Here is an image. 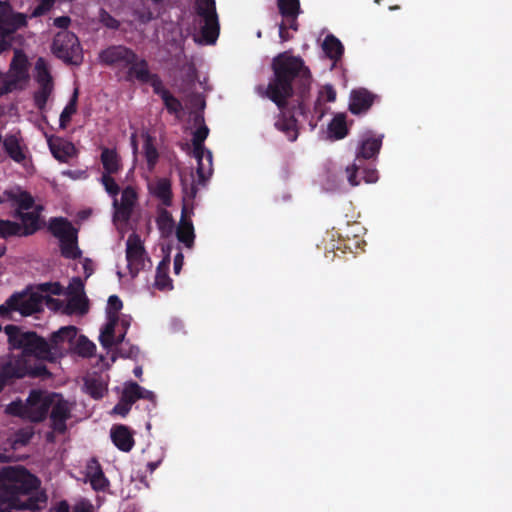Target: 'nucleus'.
Returning <instances> with one entry per match:
<instances>
[{
  "mask_svg": "<svg viewBox=\"0 0 512 512\" xmlns=\"http://www.w3.org/2000/svg\"><path fill=\"white\" fill-rule=\"evenodd\" d=\"M65 310L67 314H86L89 310L88 299L84 294H74L69 298Z\"/></svg>",
  "mask_w": 512,
  "mask_h": 512,
  "instance_id": "nucleus-32",
  "label": "nucleus"
},
{
  "mask_svg": "<svg viewBox=\"0 0 512 512\" xmlns=\"http://www.w3.org/2000/svg\"><path fill=\"white\" fill-rule=\"evenodd\" d=\"M29 78L27 59L23 54L15 53L9 73L3 76L4 91H14L26 82Z\"/></svg>",
  "mask_w": 512,
  "mask_h": 512,
  "instance_id": "nucleus-13",
  "label": "nucleus"
},
{
  "mask_svg": "<svg viewBox=\"0 0 512 512\" xmlns=\"http://www.w3.org/2000/svg\"><path fill=\"white\" fill-rule=\"evenodd\" d=\"M122 396L132 405L139 399L148 400L154 406L156 405V395L154 392L145 389L134 381L125 383Z\"/></svg>",
  "mask_w": 512,
  "mask_h": 512,
  "instance_id": "nucleus-24",
  "label": "nucleus"
},
{
  "mask_svg": "<svg viewBox=\"0 0 512 512\" xmlns=\"http://www.w3.org/2000/svg\"><path fill=\"white\" fill-rule=\"evenodd\" d=\"M123 303L121 299L117 295H111L108 298V305H107V317L110 319L111 315H117L118 312L122 309Z\"/></svg>",
  "mask_w": 512,
  "mask_h": 512,
  "instance_id": "nucleus-47",
  "label": "nucleus"
},
{
  "mask_svg": "<svg viewBox=\"0 0 512 512\" xmlns=\"http://www.w3.org/2000/svg\"><path fill=\"white\" fill-rule=\"evenodd\" d=\"M38 486V478L26 468L3 467L0 470V506L11 510H39L40 499L32 494Z\"/></svg>",
  "mask_w": 512,
  "mask_h": 512,
  "instance_id": "nucleus-2",
  "label": "nucleus"
},
{
  "mask_svg": "<svg viewBox=\"0 0 512 512\" xmlns=\"http://www.w3.org/2000/svg\"><path fill=\"white\" fill-rule=\"evenodd\" d=\"M47 143L53 157L61 163H67L77 155L75 145L62 137L50 136Z\"/></svg>",
  "mask_w": 512,
  "mask_h": 512,
  "instance_id": "nucleus-18",
  "label": "nucleus"
},
{
  "mask_svg": "<svg viewBox=\"0 0 512 512\" xmlns=\"http://www.w3.org/2000/svg\"><path fill=\"white\" fill-rule=\"evenodd\" d=\"M39 289L42 292H49L54 295H58L61 293V286L59 283H42L39 285Z\"/></svg>",
  "mask_w": 512,
  "mask_h": 512,
  "instance_id": "nucleus-52",
  "label": "nucleus"
},
{
  "mask_svg": "<svg viewBox=\"0 0 512 512\" xmlns=\"http://www.w3.org/2000/svg\"><path fill=\"white\" fill-rule=\"evenodd\" d=\"M69 289L71 290L72 295L84 294V292H83L84 285H83L81 278H79V277L73 278V281L69 286Z\"/></svg>",
  "mask_w": 512,
  "mask_h": 512,
  "instance_id": "nucleus-54",
  "label": "nucleus"
},
{
  "mask_svg": "<svg viewBox=\"0 0 512 512\" xmlns=\"http://www.w3.org/2000/svg\"><path fill=\"white\" fill-rule=\"evenodd\" d=\"M51 400H54V397L50 396V394L33 389L25 401L18 398L9 403L5 408V412L24 421L41 423L47 418L51 407Z\"/></svg>",
  "mask_w": 512,
  "mask_h": 512,
  "instance_id": "nucleus-6",
  "label": "nucleus"
},
{
  "mask_svg": "<svg viewBox=\"0 0 512 512\" xmlns=\"http://www.w3.org/2000/svg\"><path fill=\"white\" fill-rule=\"evenodd\" d=\"M154 194L157 198H159L162 201L164 205H171L172 191L170 181L165 178L160 179L156 183Z\"/></svg>",
  "mask_w": 512,
  "mask_h": 512,
  "instance_id": "nucleus-37",
  "label": "nucleus"
},
{
  "mask_svg": "<svg viewBox=\"0 0 512 512\" xmlns=\"http://www.w3.org/2000/svg\"><path fill=\"white\" fill-rule=\"evenodd\" d=\"M280 113L278 119L275 122V127L283 132L289 141H295L298 138L297 119L296 114H299V109L293 107V111H287V106L284 109H279Z\"/></svg>",
  "mask_w": 512,
  "mask_h": 512,
  "instance_id": "nucleus-20",
  "label": "nucleus"
},
{
  "mask_svg": "<svg viewBox=\"0 0 512 512\" xmlns=\"http://www.w3.org/2000/svg\"><path fill=\"white\" fill-rule=\"evenodd\" d=\"M55 512H70V507L67 501H60L55 507Z\"/></svg>",
  "mask_w": 512,
  "mask_h": 512,
  "instance_id": "nucleus-61",
  "label": "nucleus"
},
{
  "mask_svg": "<svg viewBox=\"0 0 512 512\" xmlns=\"http://www.w3.org/2000/svg\"><path fill=\"white\" fill-rule=\"evenodd\" d=\"M53 55L66 64L80 65L83 52L78 37L71 31H59L52 42Z\"/></svg>",
  "mask_w": 512,
  "mask_h": 512,
  "instance_id": "nucleus-9",
  "label": "nucleus"
},
{
  "mask_svg": "<svg viewBox=\"0 0 512 512\" xmlns=\"http://www.w3.org/2000/svg\"><path fill=\"white\" fill-rule=\"evenodd\" d=\"M100 22L109 29L117 30L120 27V22L104 9L100 12Z\"/></svg>",
  "mask_w": 512,
  "mask_h": 512,
  "instance_id": "nucleus-48",
  "label": "nucleus"
},
{
  "mask_svg": "<svg viewBox=\"0 0 512 512\" xmlns=\"http://www.w3.org/2000/svg\"><path fill=\"white\" fill-rule=\"evenodd\" d=\"M382 140L383 135L378 137L367 135L360 141L354 162L346 168L347 179L350 185L357 186L360 184L358 171L362 168V162L377 157L382 147Z\"/></svg>",
  "mask_w": 512,
  "mask_h": 512,
  "instance_id": "nucleus-10",
  "label": "nucleus"
},
{
  "mask_svg": "<svg viewBox=\"0 0 512 512\" xmlns=\"http://www.w3.org/2000/svg\"><path fill=\"white\" fill-rule=\"evenodd\" d=\"M78 104V89L76 88L70 97L67 105L64 107L60 114L59 126L65 129L71 121L72 116L77 112Z\"/></svg>",
  "mask_w": 512,
  "mask_h": 512,
  "instance_id": "nucleus-31",
  "label": "nucleus"
},
{
  "mask_svg": "<svg viewBox=\"0 0 512 512\" xmlns=\"http://www.w3.org/2000/svg\"><path fill=\"white\" fill-rule=\"evenodd\" d=\"M277 6L282 17L302 12L300 0H277Z\"/></svg>",
  "mask_w": 512,
  "mask_h": 512,
  "instance_id": "nucleus-40",
  "label": "nucleus"
},
{
  "mask_svg": "<svg viewBox=\"0 0 512 512\" xmlns=\"http://www.w3.org/2000/svg\"><path fill=\"white\" fill-rule=\"evenodd\" d=\"M24 237L21 224L11 220H0V237Z\"/></svg>",
  "mask_w": 512,
  "mask_h": 512,
  "instance_id": "nucleus-39",
  "label": "nucleus"
},
{
  "mask_svg": "<svg viewBox=\"0 0 512 512\" xmlns=\"http://www.w3.org/2000/svg\"><path fill=\"white\" fill-rule=\"evenodd\" d=\"M42 206H37L34 211H20L15 210L14 217L21 220V228L23 236H31L41 228L40 213Z\"/></svg>",
  "mask_w": 512,
  "mask_h": 512,
  "instance_id": "nucleus-22",
  "label": "nucleus"
},
{
  "mask_svg": "<svg viewBox=\"0 0 512 512\" xmlns=\"http://www.w3.org/2000/svg\"><path fill=\"white\" fill-rule=\"evenodd\" d=\"M156 223L161 235L163 237H169L174 229L175 223L173 217L169 211L162 209L156 218Z\"/></svg>",
  "mask_w": 512,
  "mask_h": 512,
  "instance_id": "nucleus-35",
  "label": "nucleus"
},
{
  "mask_svg": "<svg viewBox=\"0 0 512 512\" xmlns=\"http://www.w3.org/2000/svg\"><path fill=\"white\" fill-rule=\"evenodd\" d=\"M195 9L197 15L204 21L201 35L205 43L214 44L220 33L215 0H195Z\"/></svg>",
  "mask_w": 512,
  "mask_h": 512,
  "instance_id": "nucleus-11",
  "label": "nucleus"
},
{
  "mask_svg": "<svg viewBox=\"0 0 512 512\" xmlns=\"http://www.w3.org/2000/svg\"><path fill=\"white\" fill-rule=\"evenodd\" d=\"M11 311H14L8 304L7 301L5 304L0 305V315L7 316Z\"/></svg>",
  "mask_w": 512,
  "mask_h": 512,
  "instance_id": "nucleus-63",
  "label": "nucleus"
},
{
  "mask_svg": "<svg viewBox=\"0 0 512 512\" xmlns=\"http://www.w3.org/2000/svg\"><path fill=\"white\" fill-rule=\"evenodd\" d=\"M118 321L119 317L117 315H111L110 319H108L107 323L101 329L99 342L103 348L110 349L113 346L119 345L117 337H115V327Z\"/></svg>",
  "mask_w": 512,
  "mask_h": 512,
  "instance_id": "nucleus-28",
  "label": "nucleus"
},
{
  "mask_svg": "<svg viewBox=\"0 0 512 512\" xmlns=\"http://www.w3.org/2000/svg\"><path fill=\"white\" fill-rule=\"evenodd\" d=\"M127 344H124L119 349V354L122 358H130L135 359L139 355V348L134 345H129V347H126Z\"/></svg>",
  "mask_w": 512,
  "mask_h": 512,
  "instance_id": "nucleus-49",
  "label": "nucleus"
},
{
  "mask_svg": "<svg viewBox=\"0 0 512 512\" xmlns=\"http://www.w3.org/2000/svg\"><path fill=\"white\" fill-rule=\"evenodd\" d=\"M76 350L77 353L82 357H91L96 350V346L85 336L81 335L77 340Z\"/></svg>",
  "mask_w": 512,
  "mask_h": 512,
  "instance_id": "nucleus-42",
  "label": "nucleus"
},
{
  "mask_svg": "<svg viewBox=\"0 0 512 512\" xmlns=\"http://www.w3.org/2000/svg\"><path fill=\"white\" fill-rule=\"evenodd\" d=\"M54 397L50 407V428L57 434H64L67 431V420L71 418V407L59 394H50Z\"/></svg>",
  "mask_w": 512,
  "mask_h": 512,
  "instance_id": "nucleus-12",
  "label": "nucleus"
},
{
  "mask_svg": "<svg viewBox=\"0 0 512 512\" xmlns=\"http://www.w3.org/2000/svg\"><path fill=\"white\" fill-rule=\"evenodd\" d=\"M148 84L153 88V92L160 96L163 100L164 106L170 114L178 116L183 110L181 101L170 93L169 90L164 88L163 82L158 74H155Z\"/></svg>",
  "mask_w": 512,
  "mask_h": 512,
  "instance_id": "nucleus-17",
  "label": "nucleus"
},
{
  "mask_svg": "<svg viewBox=\"0 0 512 512\" xmlns=\"http://www.w3.org/2000/svg\"><path fill=\"white\" fill-rule=\"evenodd\" d=\"M137 198V193L133 187H125L122 190L120 202L117 197L113 199L114 220L123 223L128 222L131 218Z\"/></svg>",
  "mask_w": 512,
  "mask_h": 512,
  "instance_id": "nucleus-15",
  "label": "nucleus"
},
{
  "mask_svg": "<svg viewBox=\"0 0 512 512\" xmlns=\"http://www.w3.org/2000/svg\"><path fill=\"white\" fill-rule=\"evenodd\" d=\"M131 407H132V404L128 403V401L121 395V399H120L119 403H117L114 406L113 412L115 414L125 417L131 410Z\"/></svg>",
  "mask_w": 512,
  "mask_h": 512,
  "instance_id": "nucleus-50",
  "label": "nucleus"
},
{
  "mask_svg": "<svg viewBox=\"0 0 512 512\" xmlns=\"http://www.w3.org/2000/svg\"><path fill=\"white\" fill-rule=\"evenodd\" d=\"M170 256H165L156 268L154 286L160 291H170L173 289V281L169 277Z\"/></svg>",
  "mask_w": 512,
  "mask_h": 512,
  "instance_id": "nucleus-27",
  "label": "nucleus"
},
{
  "mask_svg": "<svg viewBox=\"0 0 512 512\" xmlns=\"http://www.w3.org/2000/svg\"><path fill=\"white\" fill-rule=\"evenodd\" d=\"M7 304L14 310L24 316L31 315L40 310L41 297L36 293L27 294L24 292L13 293L8 299Z\"/></svg>",
  "mask_w": 512,
  "mask_h": 512,
  "instance_id": "nucleus-16",
  "label": "nucleus"
},
{
  "mask_svg": "<svg viewBox=\"0 0 512 512\" xmlns=\"http://www.w3.org/2000/svg\"><path fill=\"white\" fill-rule=\"evenodd\" d=\"M70 23L71 19L68 16H60L54 19V25L58 28H61L62 31L67 30Z\"/></svg>",
  "mask_w": 512,
  "mask_h": 512,
  "instance_id": "nucleus-55",
  "label": "nucleus"
},
{
  "mask_svg": "<svg viewBox=\"0 0 512 512\" xmlns=\"http://www.w3.org/2000/svg\"><path fill=\"white\" fill-rule=\"evenodd\" d=\"M363 179L366 183H375L378 180V172L370 164L362 162V168L358 171V180Z\"/></svg>",
  "mask_w": 512,
  "mask_h": 512,
  "instance_id": "nucleus-46",
  "label": "nucleus"
},
{
  "mask_svg": "<svg viewBox=\"0 0 512 512\" xmlns=\"http://www.w3.org/2000/svg\"><path fill=\"white\" fill-rule=\"evenodd\" d=\"M323 94L327 102H334L336 100V91L332 85H325Z\"/></svg>",
  "mask_w": 512,
  "mask_h": 512,
  "instance_id": "nucleus-57",
  "label": "nucleus"
},
{
  "mask_svg": "<svg viewBox=\"0 0 512 512\" xmlns=\"http://www.w3.org/2000/svg\"><path fill=\"white\" fill-rule=\"evenodd\" d=\"M8 338L9 350H20L17 353L30 363L54 362L51 345L35 331H25L22 327L10 324L4 327Z\"/></svg>",
  "mask_w": 512,
  "mask_h": 512,
  "instance_id": "nucleus-4",
  "label": "nucleus"
},
{
  "mask_svg": "<svg viewBox=\"0 0 512 512\" xmlns=\"http://www.w3.org/2000/svg\"><path fill=\"white\" fill-rule=\"evenodd\" d=\"M51 376V372L44 363L27 362L22 356L12 352L0 357L1 391L27 377L49 379Z\"/></svg>",
  "mask_w": 512,
  "mask_h": 512,
  "instance_id": "nucleus-5",
  "label": "nucleus"
},
{
  "mask_svg": "<svg viewBox=\"0 0 512 512\" xmlns=\"http://www.w3.org/2000/svg\"><path fill=\"white\" fill-rule=\"evenodd\" d=\"M113 444L123 452H130L134 446V438L131 430L125 425H114L111 429Z\"/></svg>",
  "mask_w": 512,
  "mask_h": 512,
  "instance_id": "nucleus-25",
  "label": "nucleus"
},
{
  "mask_svg": "<svg viewBox=\"0 0 512 512\" xmlns=\"http://www.w3.org/2000/svg\"><path fill=\"white\" fill-rule=\"evenodd\" d=\"M194 122L199 127L193 132V156L197 160L196 173L199 183L204 184L212 173V153L204 146V142L209 135V128L205 125L202 114H197L194 117Z\"/></svg>",
  "mask_w": 512,
  "mask_h": 512,
  "instance_id": "nucleus-8",
  "label": "nucleus"
},
{
  "mask_svg": "<svg viewBox=\"0 0 512 512\" xmlns=\"http://www.w3.org/2000/svg\"><path fill=\"white\" fill-rule=\"evenodd\" d=\"M376 98L377 95L366 88L353 89L350 93L349 111L354 115L364 114L371 108Z\"/></svg>",
  "mask_w": 512,
  "mask_h": 512,
  "instance_id": "nucleus-19",
  "label": "nucleus"
},
{
  "mask_svg": "<svg viewBox=\"0 0 512 512\" xmlns=\"http://www.w3.org/2000/svg\"><path fill=\"white\" fill-rule=\"evenodd\" d=\"M278 29H279V38L282 43L290 41L293 38V35L288 32L289 29L286 28L285 21H281L279 23Z\"/></svg>",
  "mask_w": 512,
  "mask_h": 512,
  "instance_id": "nucleus-53",
  "label": "nucleus"
},
{
  "mask_svg": "<svg viewBox=\"0 0 512 512\" xmlns=\"http://www.w3.org/2000/svg\"><path fill=\"white\" fill-rule=\"evenodd\" d=\"M145 249L139 235L131 234L126 242V259L132 275L144 268Z\"/></svg>",
  "mask_w": 512,
  "mask_h": 512,
  "instance_id": "nucleus-14",
  "label": "nucleus"
},
{
  "mask_svg": "<svg viewBox=\"0 0 512 512\" xmlns=\"http://www.w3.org/2000/svg\"><path fill=\"white\" fill-rule=\"evenodd\" d=\"M49 10L46 9L45 6H42V4H38V6L35 8L34 12H33V15L34 16H41L45 13H47Z\"/></svg>",
  "mask_w": 512,
  "mask_h": 512,
  "instance_id": "nucleus-64",
  "label": "nucleus"
},
{
  "mask_svg": "<svg viewBox=\"0 0 512 512\" xmlns=\"http://www.w3.org/2000/svg\"><path fill=\"white\" fill-rule=\"evenodd\" d=\"M271 69L273 76L268 85L257 86V93L270 99L278 109L288 106V99L296 93L299 113L306 115L305 101L309 97L312 74L304 60L292 55L291 50L284 51L272 59Z\"/></svg>",
  "mask_w": 512,
  "mask_h": 512,
  "instance_id": "nucleus-1",
  "label": "nucleus"
},
{
  "mask_svg": "<svg viewBox=\"0 0 512 512\" xmlns=\"http://www.w3.org/2000/svg\"><path fill=\"white\" fill-rule=\"evenodd\" d=\"M87 393L94 399H100L104 396L106 388L96 379H89L85 383Z\"/></svg>",
  "mask_w": 512,
  "mask_h": 512,
  "instance_id": "nucleus-43",
  "label": "nucleus"
},
{
  "mask_svg": "<svg viewBox=\"0 0 512 512\" xmlns=\"http://www.w3.org/2000/svg\"><path fill=\"white\" fill-rule=\"evenodd\" d=\"M8 199L17 204V209L20 211H28L33 208L35 201L32 195L27 191H21L19 193L7 192Z\"/></svg>",
  "mask_w": 512,
  "mask_h": 512,
  "instance_id": "nucleus-34",
  "label": "nucleus"
},
{
  "mask_svg": "<svg viewBox=\"0 0 512 512\" xmlns=\"http://www.w3.org/2000/svg\"><path fill=\"white\" fill-rule=\"evenodd\" d=\"M35 68L37 71L36 80L40 87H53L52 76L42 58L37 60Z\"/></svg>",
  "mask_w": 512,
  "mask_h": 512,
  "instance_id": "nucleus-38",
  "label": "nucleus"
},
{
  "mask_svg": "<svg viewBox=\"0 0 512 512\" xmlns=\"http://www.w3.org/2000/svg\"><path fill=\"white\" fill-rule=\"evenodd\" d=\"M184 256L178 252L174 257V273L179 274L183 266Z\"/></svg>",
  "mask_w": 512,
  "mask_h": 512,
  "instance_id": "nucleus-59",
  "label": "nucleus"
},
{
  "mask_svg": "<svg viewBox=\"0 0 512 512\" xmlns=\"http://www.w3.org/2000/svg\"><path fill=\"white\" fill-rule=\"evenodd\" d=\"M53 87H40L34 93V102L36 107L39 110H44L47 104V101L52 93Z\"/></svg>",
  "mask_w": 512,
  "mask_h": 512,
  "instance_id": "nucleus-45",
  "label": "nucleus"
},
{
  "mask_svg": "<svg viewBox=\"0 0 512 512\" xmlns=\"http://www.w3.org/2000/svg\"><path fill=\"white\" fill-rule=\"evenodd\" d=\"M322 49L325 55L334 62L339 61L344 54L343 44L333 34H329L325 37L322 43Z\"/></svg>",
  "mask_w": 512,
  "mask_h": 512,
  "instance_id": "nucleus-30",
  "label": "nucleus"
},
{
  "mask_svg": "<svg viewBox=\"0 0 512 512\" xmlns=\"http://www.w3.org/2000/svg\"><path fill=\"white\" fill-rule=\"evenodd\" d=\"M77 336V328L75 326H64L59 330L53 332L49 338V345H51V353L54 357V362L61 354V349L65 342L72 343Z\"/></svg>",
  "mask_w": 512,
  "mask_h": 512,
  "instance_id": "nucleus-21",
  "label": "nucleus"
},
{
  "mask_svg": "<svg viewBox=\"0 0 512 512\" xmlns=\"http://www.w3.org/2000/svg\"><path fill=\"white\" fill-rule=\"evenodd\" d=\"M143 150L148 169L153 170L158 161L159 153L154 145V138L148 133L144 135Z\"/></svg>",
  "mask_w": 512,
  "mask_h": 512,
  "instance_id": "nucleus-33",
  "label": "nucleus"
},
{
  "mask_svg": "<svg viewBox=\"0 0 512 512\" xmlns=\"http://www.w3.org/2000/svg\"><path fill=\"white\" fill-rule=\"evenodd\" d=\"M177 240L187 248H192L195 240V232L192 221L188 218L187 208L184 206L181 212V218L176 228Z\"/></svg>",
  "mask_w": 512,
  "mask_h": 512,
  "instance_id": "nucleus-23",
  "label": "nucleus"
},
{
  "mask_svg": "<svg viewBox=\"0 0 512 512\" xmlns=\"http://www.w3.org/2000/svg\"><path fill=\"white\" fill-rule=\"evenodd\" d=\"M137 18L141 23L146 24V23L150 22L151 20H153L155 18V16L152 13V11L147 10V11L137 13Z\"/></svg>",
  "mask_w": 512,
  "mask_h": 512,
  "instance_id": "nucleus-58",
  "label": "nucleus"
},
{
  "mask_svg": "<svg viewBox=\"0 0 512 512\" xmlns=\"http://www.w3.org/2000/svg\"><path fill=\"white\" fill-rule=\"evenodd\" d=\"M83 269H84V273H85V276L86 278H88L89 276L92 275L93 273V269L91 267V260L90 259H85L84 263H83Z\"/></svg>",
  "mask_w": 512,
  "mask_h": 512,
  "instance_id": "nucleus-62",
  "label": "nucleus"
},
{
  "mask_svg": "<svg viewBox=\"0 0 512 512\" xmlns=\"http://www.w3.org/2000/svg\"><path fill=\"white\" fill-rule=\"evenodd\" d=\"M301 13H294L293 15H287V16H283V20L282 21H285L286 22V28L287 29H291L293 31H298L299 29V22H298V17Z\"/></svg>",
  "mask_w": 512,
  "mask_h": 512,
  "instance_id": "nucleus-51",
  "label": "nucleus"
},
{
  "mask_svg": "<svg viewBox=\"0 0 512 512\" xmlns=\"http://www.w3.org/2000/svg\"><path fill=\"white\" fill-rule=\"evenodd\" d=\"M119 321H120V325L122 327V332L118 335L117 342L119 344H122L124 342L127 330L130 326V322L126 318H121Z\"/></svg>",
  "mask_w": 512,
  "mask_h": 512,
  "instance_id": "nucleus-56",
  "label": "nucleus"
},
{
  "mask_svg": "<svg viewBox=\"0 0 512 512\" xmlns=\"http://www.w3.org/2000/svg\"><path fill=\"white\" fill-rule=\"evenodd\" d=\"M90 484L95 491H104L109 486V481L105 477L100 465L90 475Z\"/></svg>",
  "mask_w": 512,
  "mask_h": 512,
  "instance_id": "nucleus-41",
  "label": "nucleus"
},
{
  "mask_svg": "<svg viewBox=\"0 0 512 512\" xmlns=\"http://www.w3.org/2000/svg\"><path fill=\"white\" fill-rule=\"evenodd\" d=\"M111 175L112 174L103 173L102 176H101V183L104 186L106 192L113 199H115L118 196L119 192H120V187H119V185L116 183V181L114 180V178Z\"/></svg>",
  "mask_w": 512,
  "mask_h": 512,
  "instance_id": "nucleus-44",
  "label": "nucleus"
},
{
  "mask_svg": "<svg viewBox=\"0 0 512 512\" xmlns=\"http://www.w3.org/2000/svg\"><path fill=\"white\" fill-rule=\"evenodd\" d=\"M328 130L336 140L345 138L348 134L345 116L343 114L336 115L329 123Z\"/></svg>",
  "mask_w": 512,
  "mask_h": 512,
  "instance_id": "nucleus-36",
  "label": "nucleus"
},
{
  "mask_svg": "<svg viewBox=\"0 0 512 512\" xmlns=\"http://www.w3.org/2000/svg\"><path fill=\"white\" fill-rule=\"evenodd\" d=\"M48 231L59 240L61 255L66 259L81 258L82 251L78 246V230L65 217L49 219Z\"/></svg>",
  "mask_w": 512,
  "mask_h": 512,
  "instance_id": "nucleus-7",
  "label": "nucleus"
},
{
  "mask_svg": "<svg viewBox=\"0 0 512 512\" xmlns=\"http://www.w3.org/2000/svg\"><path fill=\"white\" fill-rule=\"evenodd\" d=\"M2 146L7 156L16 163H23L26 160L24 146L21 139L15 134H8L2 138Z\"/></svg>",
  "mask_w": 512,
  "mask_h": 512,
  "instance_id": "nucleus-26",
  "label": "nucleus"
},
{
  "mask_svg": "<svg viewBox=\"0 0 512 512\" xmlns=\"http://www.w3.org/2000/svg\"><path fill=\"white\" fill-rule=\"evenodd\" d=\"M101 163L104 168V173L116 174L121 169V160L115 149L107 147L102 148Z\"/></svg>",
  "mask_w": 512,
  "mask_h": 512,
  "instance_id": "nucleus-29",
  "label": "nucleus"
},
{
  "mask_svg": "<svg viewBox=\"0 0 512 512\" xmlns=\"http://www.w3.org/2000/svg\"><path fill=\"white\" fill-rule=\"evenodd\" d=\"M74 512H92V506L86 503H79L75 505Z\"/></svg>",
  "mask_w": 512,
  "mask_h": 512,
  "instance_id": "nucleus-60",
  "label": "nucleus"
},
{
  "mask_svg": "<svg viewBox=\"0 0 512 512\" xmlns=\"http://www.w3.org/2000/svg\"><path fill=\"white\" fill-rule=\"evenodd\" d=\"M100 61L110 67L117 68L124 73L128 82L148 84L156 74L150 71L149 63L140 57L133 49L124 45H112L99 54Z\"/></svg>",
  "mask_w": 512,
  "mask_h": 512,
  "instance_id": "nucleus-3",
  "label": "nucleus"
}]
</instances>
